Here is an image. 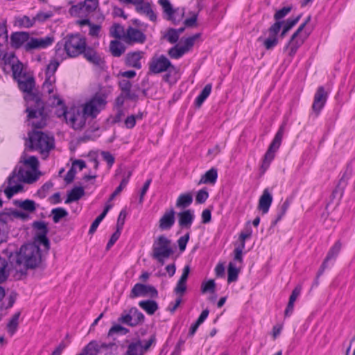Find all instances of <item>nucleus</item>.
Listing matches in <instances>:
<instances>
[{
	"label": "nucleus",
	"mask_w": 355,
	"mask_h": 355,
	"mask_svg": "<svg viewBox=\"0 0 355 355\" xmlns=\"http://www.w3.org/2000/svg\"><path fill=\"white\" fill-rule=\"evenodd\" d=\"M121 234V231H119V228H117L111 236L108 243L106 245V250H109L110 248L115 243V242L119 239Z\"/></svg>",
	"instance_id": "nucleus-60"
},
{
	"label": "nucleus",
	"mask_w": 355,
	"mask_h": 355,
	"mask_svg": "<svg viewBox=\"0 0 355 355\" xmlns=\"http://www.w3.org/2000/svg\"><path fill=\"white\" fill-rule=\"evenodd\" d=\"M53 15L52 11H49L46 12H39L35 17V22L38 21L40 23H43L50 19Z\"/></svg>",
	"instance_id": "nucleus-56"
},
{
	"label": "nucleus",
	"mask_w": 355,
	"mask_h": 355,
	"mask_svg": "<svg viewBox=\"0 0 355 355\" xmlns=\"http://www.w3.org/2000/svg\"><path fill=\"white\" fill-rule=\"evenodd\" d=\"M18 83L19 89L27 94L25 96L28 104L33 103V101L31 100V96L37 95L33 92V89L35 87V79L33 76H26L23 78H20L16 80Z\"/></svg>",
	"instance_id": "nucleus-17"
},
{
	"label": "nucleus",
	"mask_w": 355,
	"mask_h": 355,
	"mask_svg": "<svg viewBox=\"0 0 355 355\" xmlns=\"http://www.w3.org/2000/svg\"><path fill=\"white\" fill-rule=\"evenodd\" d=\"M139 296H150V297L156 298L158 296V292L153 286L137 283L132 288L130 297L133 299Z\"/></svg>",
	"instance_id": "nucleus-15"
},
{
	"label": "nucleus",
	"mask_w": 355,
	"mask_h": 355,
	"mask_svg": "<svg viewBox=\"0 0 355 355\" xmlns=\"http://www.w3.org/2000/svg\"><path fill=\"white\" fill-rule=\"evenodd\" d=\"M35 177L33 173L28 170H24L23 166H16L12 173L8 178V187L4 193L8 198H10L14 194L21 191L23 186L20 184H16L18 182L31 183L35 180Z\"/></svg>",
	"instance_id": "nucleus-5"
},
{
	"label": "nucleus",
	"mask_w": 355,
	"mask_h": 355,
	"mask_svg": "<svg viewBox=\"0 0 355 355\" xmlns=\"http://www.w3.org/2000/svg\"><path fill=\"white\" fill-rule=\"evenodd\" d=\"M118 322L121 324H127L130 327H135L132 314H130V309L128 311H124L118 318Z\"/></svg>",
	"instance_id": "nucleus-43"
},
{
	"label": "nucleus",
	"mask_w": 355,
	"mask_h": 355,
	"mask_svg": "<svg viewBox=\"0 0 355 355\" xmlns=\"http://www.w3.org/2000/svg\"><path fill=\"white\" fill-rule=\"evenodd\" d=\"M33 103L28 104L26 112L29 124L35 129L46 126L47 114L44 112V103L38 95L31 96Z\"/></svg>",
	"instance_id": "nucleus-4"
},
{
	"label": "nucleus",
	"mask_w": 355,
	"mask_h": 355,
	"mask_svg": "<svg viewBox=\"0 0 355 355\" xmlns=\"http://www.w3.org/2000/svg\"><path fill=\"white\" fill-rule=\"evenodd\" d=\"M98 7V0H85L69 8V13L72 16H79L82 12L89 14L94 12Z\"/></svg>",
	"instance_id": "nucleus-13"
},
{
	"label": "nucleus",
	"mask_w": 355,
	"mask_h": 355,
	"mask_svg": "<svg viewBox=\"0 0 355 355\" xmlns=\"http://www.w3.org/2000/svg\"><path fill=\"white\" fill-rule=\"evenodd\" d=\"M40 245H42L33 241L21 245L19 251L11 253L9 256L11 267L20 272L40 267L42 262Z\"/></svg>",
	"instance_id": "nucleus-1"
},
{
	"label": "nucleus",
	"mask_w": 355,
	"mask_h": 355,
	"mask_svg": "<svg viewBox=\"0 0 355 355\" xmlns=\"http://www.w3.org/2000/svg\"><path fill=\"white\" fill-rule=\"evenodd\" d=\"M291 6L284 7L282 9L277 10L274 15V18L277 21L275 22L268 30L269 33V37L263 40L262 37L258 38L259 42L263 41V44L266 49L270 50L273 49L278 44L277 35L280 31L282 25L284 21H279L286 16L291 10Z\"/></svg>",
	"instance_id": "nucleus-6"
},
{
	"label": "nucleus",
	"mask_w": 355,
	"mask_h": 355,
	"mask_svg": "<svg viewBox=\"0 0 355 355\" xmlns=\"http://www.w3.org/2000/svg\"><path fill=\"white\" fill-rule=\"evenodd\" d=\"M193 202V196L191 193L180 194L175 203V207L180 209H185L190 206Z\"/></svg>",
	"instance_id": "nucleus-31"
},
{
	"label": "nucleus",
	"mask_w": 355,
	"mask_h": 355,
	"mask_svg": "<svg viewBox=\"0 0 355 355\" xmlns=\"http://www.w3.org/2000/svg\"><path fill=\"white\" fill-rule=\"evenodd\" d=\"M59 65L60 62L57 59L51 60L49 64L46 66L45 74L55 76V72Z\"/></svg>",
	"instance_id": "nucleus-54"
},
{
	"label": "nucleus",
	"mask_w": 355,
	"mask_h": 355,
	"mask_svg": "<svg viewBox=\"0 0 355 355\" xmlns=\"http://www.w3.org/2000/svg\"><path fill=\"white\" fill-rule=\"evenodd\" d=\"M20 316V312L15 313L12 318L10 319L7 324V330L8 332L12 336L13 335L18 327L19 325V318Z\"/></svg>",
	"instance_id": "nucleus-40"
},
{
	"label": "nucleus",
	"mask_w": 355,
	"mask_h": 355,
	"mask_svg": "<svg viewBox=\"0 0 355 355\" xmlns=\"http://www.w3.org/2000/svg\"><path fill=\"white\" fill-rule=\"evenodd\" d=\"M98 346L101 347V355H108L112 353L113 347H116V345L114 343H98Z\"/></svg>",
	"instance_id": "nucleus-55"
},
{
	"label": "nucleus",
	"mask_w": 355,
	"mask_h": 355,
	"mask_svg": "<svg viewBox=\"0 0 355 355\" xmlns=\"http://www.w3.org/2000/svg\"><path fill=\"white\" fill-rule=\"evenodd\" d=\"M171 67L174 69L171 61L164 55L153 58L149 63V71L154 74L166 71Z\"/></svg>",
	"instance_id": "nucleus-14"
},
{
	"label": "nucleus",
	"mask_w": 355,
	"mask_h": 355,
	"mask_svg": "<svg viewBox=\"0 0 355 355\" xmlns=\"http://www.w3.org/2000/svg\"><path fill=\"white\" fill-rule=\"evenodd\" d=\"M10 275V268L8 261L0 257V284L4 283Z\"/></svg>",
	"instance_id": "nucleus-36"
},
{
	"label": "nucleus",
	"mask_w": 355,
	"mask_h": 355,
	"mask_svg": "<svg viewBox=\"0 0 355 355\" xmlns=\"http://www.w3.org/2000/svg\"><path fill=\"white\" fill-rule=\"evenodd\" d=\"M342 248V243L340 241H337L334 245L331 248L327 255V260H331L336 259L339 254Z\"/></svg>",
	"instance_id": "nucleus-48"
},
{
	"label": "nucleus",
	"mask_w": 355,
	"mask_h": 355,
	"mask_svg": "<svg viewBox=\"0 0 355 355\" xmlns=\"http://www.w3.org/2000/svg\"><path fill=\"white\" fill-rule=\"evenodd\" d=\"M76 174V171L74 168L71 166V168L68 171L67 173L64 180L65 182L69 184L73 182L74 180L75 175Z\"/></svg>",
	"instance_id": "nucleus-64"
},
{
	"label": "nucleus",
	"mask_w": 355,
	"mask_h": 355,
	"mask_svg": "<svg viewBox=\"0 0 355 355\" xmlns=\"http://www.w3.org/2000/svg\"><path fill=\"white\" fill-rule=\"evenodd\" d=\"M32 227L36 230L33 237V241L41 244L45 251H49L50 249V241L47 238V234L49 232L47 224L42 220H35L33 223Z\"/></svg>",
	"instance_id": "nucleus-12"
},
{
	"label": "nucleus",
	"mask_w": 355,
	"mask_h": 355,
	"mask_svg": "<svg viewBox=\"0 0 355 355\" xmlns=\"http://www.w3.org/2000/svg\"><path fill=\"white\" fill-rule=\"evenodd\" d=\"M130 309V314H132L135 326L142 324L144 322L145 316L139 311L136 307H132Z\"/></svg>",
	"instance_id": "nucleus-46"
},
{
	"label": "nucleus",
	"mask_w": 355,
	"mask_h": 355,
	"mask_svg": "<svg viewBox=\"0 0 355 355\" xmlns=\"http://www.w3.org/2000/svg\"><path fill=\"white\" fill-rule=\"evenodd\" d=\"M178 225L182 228L190 229L193 220L194 215L191 209H187L178 214Z\"/></svg>",
	"instance_id": "nucleus-23"
},
{
	"label": "nucleus",
	"mask_w": 355,
	"mask_h": 355,
	"mask_svg": "<svg viewBox=\"0 0 355 355\" xmlns=\"http://www.w3.org/2000/svg\"><path fill=\"white\" fill-rule=\"evenodd\" d=\"M175 211L173 207L166 210L159 220V229L162 231L171 230L175 224Z\"/></svg>",
	"instance_id": "nucleus-20"
},
{
	"label": "nucleus",
	"mask_w": 355,
	"mask_h": 355,
	"mask_svg": "<svg viewBox=\"0 0 355 355\" xmlns=\"http://www.w3.org/2000/svg\"><path fill=\"white\" fill-rule=\"evenodd\" d=\"M136 10L140 14L146 15L153 21H155L157 19V16L149 3H144V1L140 3L136 6Z\"/></svg>",
	"instance_id": "nucleus-28"
},
{
	"label": "nucleus",
	"mask_w": 355,
	"mask_h": 355,
	"mask_svg": "<svg viewBox=\"0 0 355 355\" xmlns=\"http://www.w3.org/2000/svg\"><path fill=\"white\" fill-rule=\"evenodd\" d=\"M21 162L25 166L30 167L33 171H36L38 169L39 161L35 156H31Z\"/></svg>",
	"instance_id": "nucleus-51"
},
{
	"label": "nucleus",
	"mask_w": 355,
	"mask_h": 355,
	"mask_svg": "<svg viewBox=\"0 0 355 355\" xmlns=\"http://www.w3.org/2000/svg\"><path fill=\"white\" fill-rule=\"evenodd\" d=\"M129 329L121 326L119 324L113 325L108 331V335L112 336L114 334H120L121 335H125L129 333Z\"/></svg>",
	"instance_id": "nucleus-52"
},
{
	"label": "nucleus",
	"mask_w": 355,
	"mask_h": 355,
	"mask_svg": "<svg viewBox=\"0 0 355 355\" xmlns=\"http://www.w3.org/2000/svg\"><path fill=\"white\" fill-rule=\"evenodd\" d=\"M200 36V33H196L191 37L186 38L184 42V44L181 46V48L185 53L189 52L193 47L195 40H197Z\"/></svg>",
	"instance_id": "nucleus-49"
},
{
	"label": "nucleus",
	"mask_w": 355,
	"mask_h": 355,
	"mask_svg": "<svg viewBox=\"0 0 355 355\" xmlns=\"http://www.w3.org/2000/svg\"><path fill=\"white\" fill-rule=\"evenodd\" d=\"M159 3L162 6L164 12L167 15L168 20L172 21L174 24L180 21V19L176 20L174 17L176 10L173 8L168 0H159Z\"/></svg>",
	"instance_id": "nucleus-26"
},
{
	"label": "nucleus",
	"mask_w": 355,
	"mask_h": 355,
	"mask_svg": "<svg viewBox=\"0 0 355 355\" xmlns=\"http://www.w3.org/2000/svg\"><path fill=\"white\" fill-rule=\"evenodd\" d=\"M301 17L302 14H300L295 18H288L283 27L280 37H284L286 34L299 21Z\"/></svg>",
	"instance_id": "nucleus-42"
},
{
	"label": "nucleus",
	"mask_w": 355,
	"mask_h": 355,
	"mask_svg": "<svg viewBox=\"0 0 355 355\" xmlns=\"http://www.w3.org/2000/svg\"><path fill=\"white\" fill-rule=\"evenodd\" d=\"M84 355H101V347L98 346V342L92 341L84 349L82 353Z\"/></svg>",
	"instance_id": "nucleus-38"
},
{
	"label": "nucleus",
	"mask_w": 355,
	"mask_h": 355,
	"mask_svg": "<svg viewBox=\"0 0 355 355\" xmlns=\"http://www.w3.org/2000/svg\"><path fill=\"white\" fill-rule=\"evenodd\" d=\"M209 197V193L207 190L205 189H200L197 193V195L196 196V201L198 204H202L204 203L207 199Z\"/></svg>",
	"instance_id": "nucleus-59"
},
{
	"label": "nucleus",
	"mask_w": 355,
	"mask_h": 355,
	"mask_svg": "<svg viewBox=\"0 0 355 355\" xmlns=\"http://www.w3.org/2000/svg\"><path fill=\"white\" fill-rule=\"evenodd\" d=\"M35 24L34 17L31 19L26 15L23 17H15V26H17L19 28H31Z\"/></svg>",
	"instance_id": "nucleus-35"
},
{
	"label": "nucleus",
	"mask_w": 355,
	"mask_h": 355,
	"mask_svg": "<svg viewBox=\"0 0 355 355\" xmlns=\"http://www.w3.org/2000/svg\"><path fill=\"white\" fill-rule=\"evenodd\" d=\"M53 184L51 182H47L43 184L41 189L38 191V194L41 198H44L46 193L53 187Z\"/></svg>",
	"instance_id": "nucleus-61"
},
{
	"label": "nucleus",
	"mask_w": 355,
	"mask_h": 355,
	"mask_svg": "<svg viewBox=\"0 0 355 355\" xmlns=\"http://www.w3.org/2000/svg\"><path fill=\"white\" fill-rule=\"evenodd\" d=\"M327 98L328 92L323 86H320L314 94L313 103L311 107L312 112L315 116H318L320 113L327 101Z\"/></svg>",
	"instance_id": "nucleus-16"
},
{
	"label": "nucleus",
	"mask_w": 355,
	"mask_h": 355,
	"mask_svg": "<svg viewBox=\"0 0 355 355\" xmlns=\"http://www.w3.org/2000/svg\"><path fill=\"white\" fill-rule=\"evenodd\" d=\"M53 220L55 223H58L62 218L68 216V212L62 207H57L51 210Z\"/></svg>",
	"instance_id": "nucleus-45"
},
{
	"label": "nucleus",
	"mask_w": 355,
	"mask_h": 355,
	"mask_svg": "<svg viewBox=\"0 0 355 355\" xmlns=\"http://www.w3.org/2000/svg\"><path fill=\"white\" fill-rule=\"evenodd\" d=\"M64 116V120L74 130L82 129L86 123L87 116L84 111L80 112L76 107H71L69 110H63L62 114H58V117Z\"/></svg>",
	"instance_id": "nucleus-10"
},
{
	"label": "nucleus",
	"mask_w": 355,
	"mask_h": 355,
	"mask_svg": "<svg viewBox=\"0 0 355 355\" xmlns=\"http://www.w3.org/2000/svg\"><path fill=\"white\" fill-rule=\"evenodd\" d=\"M198 18V14L193 13L192 17L188 19H186L184 21V24L187 27H193L196 25Z\"/></svg>",
	"instance_id": "nucleus-63"
},
{
	"label": "nucleus",
	"mask_w": 355,
	"mask_h": 355,
	"mask_svg": "<svg viewBox=\"0 0 355 355\" xmlns=\"http://www.w3.org/2000/svg\"><path fill=\"white\" fill-rule=\"evenodd\" d=\"M216 284L214 279H209L206 282H203L201 285V291L202 293H214Z\"/></svg>",
	"instance_id": "nucleus-53"
},
{
	"label": "nucleus",
	"mask_w": 355,
	"mask_h": 355,
	"mask_svg": "<svg viewBox=\"0 0 355 355\" xmlns=\"http://www.w3.org/2000/svg\"><path fill=\"white\" fill-rule=\"evenodd\" d=\"M11 69L13 78L15 80L23 78L24 76H27L26 73L23 72V64L19 60H17L16 63H12Z\"/></svg>",
	"instance_id": "nucleus-41"
},
{
	"label": "nucleus",
	"mask_w": 355,
	"mask_h": 355,
	"mask_svg": "<svg viewBox=\"0 0 355 355\" xmlns=\"http://www.w3.org/2000/svg\"><path fill=\"white\" fill-rule=\"evenodd\" d=\"M85 195V190L83 187H75L68 192L67 198L65 200L66 204L71 203L80 199Z\"/></svg>",
	"instance_id": "nucleus-27"
},
{
	"label": "nucleus",
	"mask_w": 355,
	"mask_h": 355,
	"mask_svg": "<svg viewBox=\"0 0 355 355\" xmlns=\"http://www.w3.org/2000/svg\"><path fill=\"white\" fill-rule=\"evenodd\" d=\"M306 24L302 23L292 35L290 40L285 46V49H289L288 55L293 57L297 52L298 48L303 44L304 40L298 37L300 33L303 31Z\"/></svg>",
	"instance_id": "nucleus-18"
},
{
	"label": "nucleus",
	"mask_w": 355,
	"mask_h": 355,
	"mask_svg": "<svg viewBox=\"0 0 355 355\" xmlns=\"http://www.w3.org/2000/svg\"><path fill=\"white\" fill-rule=\"evenodd\" d=\"M174 253L171 246V241L164 235H159L153 245V259L157 261L161 265H164L165 259L169 258Z\"/></svg>",
	"instance_id": "nucleus-7"
},
{
	"label": "nucleus",
	"mask_w": 355,
	"mask_h": 355,
	"mask_svg": "<svg viewBox=\"0 0 355 355\" xmlns=\"http://www.w3.org/2000/svg\"><path fill=\"white\" fill-rule=\"evenodd\" d=\"M123 40L128 44H144L146 40V36L140 30L130 26L126 30Z\"/></svg>",
	"instance_id": "nucleus-19"
},
{
	"label": "nucleus",
	"mask_w": 355,
	"mask_h": 355,
	"mask_svg": "<svg viewBox=\"0 0 355 355\" xmlns=\"http://www.w3.org/2000/svg\"><path fill=\"white\" fill-rule=\"evenodd\" d=\"M189 232H187L185 235L180 237L178 239V248L180 252H184L186 249L187 244L189 240Z\"/></svg>",
	"instance_id": "nucleus-58"
},
{
	"label": "nucleus",
	"mask_w": 355,
	"mask_h": 355,
	"mask_svg": "<svg viewBox=\"0 0 355 355\" xmlns=\"http://www.w3.org/2000/svg\"><path fill=\"white\" fill-rule=\"evenodd\" d=\"M144 52L141 51L128 52L125 57V64L128 67L137 69L141 68V60L144 58Z\"/></svg>",
	"instance_id": "nucleus-21"
},
{
	"label": "nucleus",
	"mask_w": 355,
	"mask_h": 355,
	"mask_svg": "<svg viewBox=\"0 0 355 355\" xmlns=\"http://www.w3.org/2000/svg\"><path fill=\"white\" fill-rule=\"evenodd\" d=\"M284 131V125H282L276 133L272 141L270 144L269 148L264 155V159L261 165L263 172H264L269 167L271 161L274 159L275 153L279 149L281 145Z\"/></svg>",
	"instance_id": "nucleus-11"
},
{
	"label": "nucleus",
	"mask_w": 355,
	"mask_h": 355,
	"mask_svg": "<svg viewBox=\"0 0 355 355\" xmlns=\"http://www.w3.org/2000/svg\"><path fill=\"white\" fill-rule=\"evenodd\" d=\"M218 178V171L215 168H211L207 171L200 178L198 184H211L216 183Z\"/></svg>",
	"instance_id": "nucleus-30"
},
{
	"label": "nucleus",
	"mask_w": 355,
	"mask_h": 355,
	"mask_svg": "<svg viewBox=\"0 0 355 355\" xmlns=\"http://www.w3.org/2000/svg\"><path fill=\"white\" fill-rule=\"evenodd\" d=\"M110 51L114 57H120L125 51V46L118 40H112L110 44Z\"/></svg>",
	"instance_id": "nucleus-34"
},
{
	"label": "nucleus",
	"mask_w": 355,
	"mask_h": 355,
	"mask_svg": "<svg viewBox=\"0 0 355 355\" xmlns=\"http://www.w3.org/2000/svg\"><path fill=\"white\" fill-rule=\"evenodd\" d=\"M131 175H132V172L129 171L128 175H127V176L123 178V180H121V182L120 184L119 185V187L111 194V196H110V197L109 198L110 201L112 200L126 187V185L128 184V183L129 182V179L130 178Z\"/></svg>",
	"instance_id": "nucleus-44"
},
{
	"label": "nucleus",
	"mask_w": 355,
	"mask_h": 355,
	"mask_svg": "<svg viewBox=\"0 0 355 355\" xmlns=\"http://www.w3.org/2000/svg\"><path fill=\"white\" fill-rule=\"evenodd\" d=\"M101 156L103 157V159L107 163L109 166H112L114 162V156L107 151H103L101 152Z\"/></svg>",
	"instance_id": "nucleus-62"
},
{
	"label": "nucleus",
	"mask_w": 355,
	"mask_h": 355,
	"mask_svg": "<svg viewBox=\"0 0 355 355\" xmlns=\"http://www.w3.org/2000/svg\"><path fill=\"white\" fill-rule=\"evenodd\" d=\"M15 204L23 210L30 213L34 212L37 206L34 200L29 199H26L25 200H16Z\"/></svg>",
	"instance_id": "nucleus-33"
},
{
	"label": "nucleus",
	"mask_w": 355,
	"mask_h": 355,
	"mask_svg": "<svg viewBox=\"0 0 355 355\" xmlns=\"http://www.w3.org/2000/svg\"><path fill=\"white\" fill-rule=\"evenodd\" d=\"M186 53L184 50L179 46L178 44L175 45L172 48H171L168 51V55L173 59H178L183 56Z\"/></svg>",
	"instance_id": "nucleus-50"
},
{
	"label": "nucleus",
	"mask_w": 355,
	"mask_h": 355,
	"mask_svg": "<svg viewBox=\"0 0 355 355\" xmlns=\"http://www.w3.org/2000/svg\"><path fill=\"white\" fill-rule=\"evenodd\" d=\"M142 349V343L140 339L130 343L124 355H144Z\"/></svg>",
	"instance_id": "nucleus-29"
},
{
	"label": "nucleus",
	"mask_w": 355,
	"mask_h": 355,
	"mask_svg": "<svg viewBox=\"0 0 355 355\" xmlns=\"http://www.w3.org/2000/svg\"><path fill=\"white\" fill-rule=\"evenodd\" d=\"M164 37L171 44H174L179 40V36L176 33V29L172 28L168 30Z\"/></svg>",
	"instance_id": "nucleus-57"
},
{
	"label": "nucleus",
	"mask_w": 355,
	"mask_h": 355,
	"mask_svg": "<svg viewBox=\"0 0 355 355\" xmlns=\"http://www.w3.org/2000/svg\"><path fill=\"white\" fill-rule=\"evenodd\" d=\"M272 202V195L268 189H265L259 198L258 209L261 211L263 214H266L269 211Z\"/></svg>",
	"instance_id": "nucleus-25"
},
{
	"label": "nucleus",
	"mask_w": 355,
	"mask_h": 355,
	"mask_svg": "<svg viewBox=\"0 0 355 355\" xmlns=\"http://www.w3.org/2000/svg\"><path fill=\"white\" fill-rule=\"evenodd\" d=\"M82 54L83 57L91 64L96 67H101L104 61L98 54V53L91 46H86L83 50Z\"/></svg>",
	"instance_id": "nucleus-22"
},
{
	"label": "nucleus",
	"mask_w": 355,
	"mask_h": 355,
	"mask_svg": "<svg viewBox=\"0 0 355 355\" xmlns=\"http://www.w3.org/2000/svg\"><path fill=\"white\" fill-rule=\"evenodd\" d=\"M239 272V269L232 263H229L227 268V282L229 284L237 280Z\"/></svg>",
	"instance_id": "nucleus-47"
},
{
	"label": "nucleus",
	"mask_w": 355,
	"mask_h": 355,
	"mask_svg": "<svg viewBox=\"0 0 355 355\" xmlns=\"http://www.w3.org/2000/svg\"><path fill=\"white\" fill-rule=\"evenodd\" d=\"M211 84H207L205 86L200 94L196 99V106L200 107L206 98L209 96L211 91Z\"/></svg>",
	"instance_id": "nucleus-39"
},
{
	"label": "nucleus",
	"mask_w": 355,
	"mask_h": 355,
	"mask_svg": "<svg viewBox=\"0 0 355 355\" xmlns=\"http://www.w3.org/2000/svg\"><path fill=\"white\" fill-rule=\"evenodd\" d=\"M86 44L85 37L80 34L68 35L55 45V55H61L62 49L64 48L67 57L76 58L82 54Z\"/></svg>",
	"instance_id": "nucleus-3"
},
{
	"label": "nucleus",
	"mask_w": 355,
	"mask_h": 355,
	"mask_svg": "<svg viewBox=\"0 0 355 355\" xmlns=\"http://www.w3.org/2000/svg\"><path fill=\"white\" fill-rule=\"evenodd\" d=\"M30 148L41 153H49L54 147L53 137L49 136L42 131H33L28 133Z\"/></svg>",
	"instance_id": "nucleus-8"
},
{
	"label": "nucleus",
	"mask_w": 355,
	"mask_h": 355,
	"mask_svg": "<svg viewBox=\"0 0 355 355\" xmlns=\"http://www.w3.org/2000/svg\"><path fill=\"white\" fill-rule=\"evenodd\" d=\"M139 306L143 309L148 315H153L158 309V304L154 300H143L139 302Z\"/></svg>",
	"instance_id": "nucleus-32"
},
{
	"label": "nucleus",
	"mask_w": 355,
	"mask_h": 355,
	"mask_svg": "<svg viewBox=\"0 0 355 355\" xmlns=\"http://www.w3.org/2000/svg\"><path fill=\"white\" fill-rule=\"evenodd\" d=\"M118 85L121 91L122 95H124L125 98L132 101H137L138 99V95L131 91L132 85L130 80L127 79H122L119 81Z\"/></svg>",
	"instance_id": "nucleus-24"
},
{
	"label": "nucleus",
	"mask_w": 355,
	"mask_h": 355,
	"mask_svg": "<svg viewBox=\"0 0 355 355\" xmlns=\"http://www.w3.org/2000/svg\"><path fill=\"white\" fill-rule=\"evenodd\" d=\"M111 207H112L111 205H106L104 210L103 211V212L94 220V222L91 225L89 230V234H93L96 232L100 223L105 217L107 213L111 209Z\"/></svg>",
	"instance_id": "nucleus-37"
},
{
	"label": "nucleus",
	"mask_w": 355,
	"mask_h": 355,
	"mask_svg": "<svg viewBox=\"0 0 355 355\" xmlns=\"http://www.w3.org/2000/svg\"><path fill=\"white\" fill-rule=\"evenodd\" d=\"M106 104V96L103 94L96 93L85 103L83 106L84 113L88 117L95 119L105 109Z\"/></svg>",
	"instance_id": "nucleus-9"
},
{
	"label": "nucleus",
	"mask_w": 355,
	"mask_h": 355,
	"mask_svg": "<svg viewBox=\"0 0 355 355\" xmlns=\"http://www.w3.org/2000/svg\"><path fill=\"white\" fill-rule=\"evenodd\" d=\"M53 37L47 36L44 38L30 37L28 32H15L10 36V44L15 49L24 46L26 51L44 49L52 44Z\"/></svg>",
	"instance_id": "nucleus-2"
}]
</instances>
